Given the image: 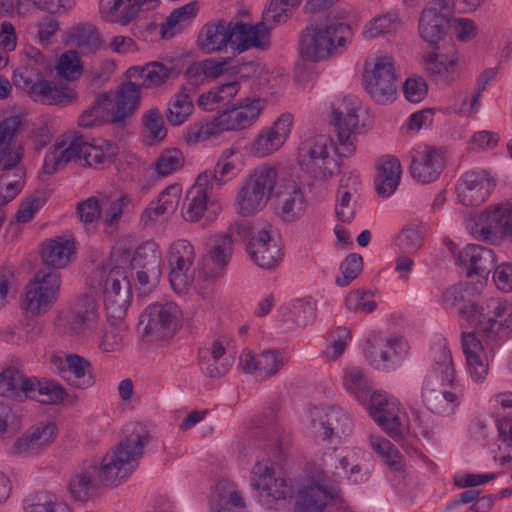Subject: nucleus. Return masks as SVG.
I'll list each match as a JSON object with an SVG mask.
<instances>
[{"mask_svg":"<svg viewBox=\"0 0 512 512\" xmlns=\"http://www.w3.org/2000/svg\"><path fill=\"white\" fill-rule=\"evenodd\" d=\"M277 176V170L273 167H263L249 176L237 196L241 215L255 214L266 206L268 200L274 198L279 184Z\"/></svg>","mask_w":512,"mask_h":512,"instance_id":"nucleus-1","label":"nucleus"},{"mask_svg":"<svg viewBox=\"0 0 512 512\" xmlns=\"http://www.w3.org/2000/svg\"><path fill=\"white\" fill-rule=\"evenodd\" d=\"M138 327L150 342L172 338L180 327L179 307L173 302L152 304L141 314Z\"/></svg>","mask_w":512,"mask_h":512,"instance_id":"nucleus-2","label":"nucleus"},{"mask_svg":"<svg viewBox=\"0 0 512 512\" xmlns=\"http://www.w3.org/2000/svg\"><path fill=\"white\" fill-rule=\"evenodd\" d=\"M138 87L134 82L128 81L121 84L116 92L115 107L110 109L108 106L94 103L89 109L95 119V123H111L118 128L124 129L126 119L131 118L140 104Z\"/></svg>","mask_w":512,"mask_h":512,"instance_id":"nucleus-3","label":"nucleus"},{"mask_svg":"<svg viewBox=\"0 0 512 512\" xmlns=\"http://www.w3.org/2000/svg\"><path fill=\"white\" fill-rule=\"evenodd\" d=\"M454 0H431L419 18L421 38L435 50L448 33L452 20Z\"/></svg>","mask_w":512,"mask_h":512,"instance_id":"nucleus-4","label":"nucleus"},{"mask_svg":"<svg viewBox=\"0 0 512 512\" xmlns=\"http://www.w3.org/2000/svg\"><path fill=\"white\" fill-rule=\"evenodd\" d=\"M471 233L483 241L512 239V204H498L484 210L470 227Z\"/></svg>","mask_w":512,"mask_h":512,"instance_id":"nucleus-5","label":"nucleus"},{"mask_svg":"<svg viewBox=\"0 0 512 512\" xmlns=\"http://www.w3.org/2000/svg\"><path fill=\"white\" fill-rule=\"evenodd\" d=\"M344 26L343 23L330 25H309L300 35L299 50L301 56L311 62L328 59L335 48L336 32Z\"/></svg>","mask_w":512,"mask_h":512,"instance_id":"nucleus-6","label":"nucleus"},{"mask_svg":"<svg viewBox=\"0 0 512 512\" xmlns=\"http://www.w3.org/2000/svg\"><path fill=\"white\" fill-rule=\"evenodd\" d=\"M60 288V274L47 268L38 271L28 285L23 308L33 315L47 311Z\"/></svg>","mask_w":512,"mask_h":512,"instance_id":"nucleus-7","label":"nucleus"},{"mask_svg":"<svg viewBox=\"0 0 512 512\" xmlns=\"http://www.w3.org/2000/svg\"><path fill=\"white\" fill-rule=\"evenodd\" d=\"M298 162L301 169L316 180H327L333 175L337 163L329 156L326 141L309 139L298 149Z\"/></svg>","mask_w":512,"mask_h":512,"instance_id":"nucleus-8","label":"nucleus"},{"mask_svg":"<svg viewBox=\"0 0 512 512\" xmlns=\"http://www.w3.org/2000/svg\"><path fill=\"white\" fill-rule=\"evenodd\" d=\"M396 79L392 60L388 57H379L372 72L364 75L365 88L376 102L386 104L395 98Z\"/></svg>","mask_w":512,"mask_h":512,"instance_id":"nucleus-9","label":"nucleus"},{"mask_svg":"<svg viewBox=\"0 0 512 512\" xmlns=\"http://www.w3.org/2000/svg\"><path fill=\"white\" fill-rule=\"evenodd\" d=\"M254 477L251 487L259 491V500L267 509L275 508L278 501H284L287 497V485L284 479H275L274 470L271 467L257 463L253 468Z\"/></svg>","mask_w":512,"mask_h":512,"instance_id":"nucleus-10","label":"nucleus"},{"mask_svg":"<svg viewBox=\"0 0 512 512\" xmlns=\"http://www.w3.org/2000/svg\"><path fill=\"white\" fill-rule=\"evenodd\" d=\"M22 128V118L10 116L0 122V169L13 168L23 159V147L17 137Z\"/></svg>","mask_w":512,"mask_h":512,"instance_id":"nucleus-11","label":"nucleus"},{"mask_svg":"<svg viewBox=\"0 0 512 512\" xmlns=\"http://www.w3.org/2000/svg\"><path fill=\"white\" fill-rule=\"evenodd\" d=\"M236 22L219 20L217 23L204 25L197 37V45L207 54L220 52L228 44L237 45Z\"/></svg>","mask_w":512,"mask_h":512,"instance_id":"nucleus-12","label":"nucleus"},{"mask_svg":"<svg viewBox=\"0 0 512 512\" xmlns=\"http://www.w3.org/2000/svg\"><path fill=\"white\" fill-rule=\"evenodd\" d=\"M131 299V284L124 269L120 266L113 267L108 274L105 284L107 309H112L119 315L125 314Z\"/></svg>","mask_w":512,"mask_h":512,"instance_id":"nucleus-13","label":"nucleus"},{"mask_svg":"<svg viewBox=\"0 0 512 512\" xmlns=\"http://www.w3.org/2000/svg\"><path fill=\"white\" fill-rule=\"evenodd\" d=\"M57 426L53 422L40 423L31 427L12 446L15 455L38 453L48 447L56 438Z\"/></svg>","mask_w":512,"mask_h":512,"instance_id":"nucleus-14","label":"nucleus"},{"mask_svg":"<svg viewBox=\"0 0 512 512\" xmlns=\"http://www.w3.org/2000/svg\"><path fill=\"white\" fill-rule=\"evenodd\" d=\"M333 498L334 495L326 486L309 481L298 489L294 512H330L327 508Z\"/></svg>","mask_w":512,"mask_h":512,"instance_id":"nucleus-15","label":"nucleus"},{"mask_svg":"<svg viewBox=\"0 0 512 512\" xmlns=\"http://www.w3.org/2000/svg\"><path fill=\"white\" fill-rule=\"evenodd\" d=\"M274 199L281 209L280 217L285 222L299 219L305 210V196L293 181L278 184Z\"/></svg>","mask_w":512,"mask_h":512,"instance_id":"nucleus-16","label":"nucleus"},{"mask_svg":"<svg viewBox=\"0 0 512 512\" xmlns=\"http://www.w3.org/2000/svg\"><path fill=\"white\" fill-rule=\"evenodd\" d=\"M14 84L17 87L27 88L29 95L36 100L41 97L47 104H64L72 102L73 96L63 90H59L52 82L48 80H39L33 83L32 79L24 72L14 73Z\"/></svg>","mask_w":512,"mask_h":512,"instance_id":"nucleus-17","label":"nucleus"},{"mask_svg":"<svg viewBox=\"0 0 512 512\" xmlns=\"http://www.w3.org/2000/svg\"><path fill=\"white\" fill-rule=\"evenodd\" d=\"M458 260L461 264L469 266L468 277L473 274L487 277L495 267L493 251L479 245H468L459 253Z\"/></svg>","mask_w":512,"mask_h":512,"instance_id":"nucleus-18","label":"nucleus"},{"mask_svg":"<svg viewBox=\"0 0 512 512\" xmlns=\"http://www.w3.org/2000/svg\"><path fill=\"white\" fill-rule=\"evenodd\" d=\"M237 45L234 48V55L240 54L250 47L267 49L269 47V34L272 27L261 21L256 25L236 22Z\"/></svg>","mask_w":512,"mask_h":512,"instance_id":"nucleus-19","label":"nucleus"},{"mask_svg":"<svg viewBox=\"0 0 512 512\" xmlns=\"http://www.w3.org/2000/svg\"><path fill=\"white\" fill-rule=\"evenodd\" d=\"M444 168L441 153L435 148H428L420 159L413 158L410 170L414 179L421 183L435 181Z\"/></svg>","mask_w":512,"mask_h":512,"instance_id":"nucleus-20","label":"nucleus"},{"mask_svg":"<svg viewBox=\"0 0 512 512\" xmlns=\"http://www.w3.org/2000/svg\"><path fill=\"white\" fill-rule=\"evenodd\" d=\"M490 182L475 172H466L458 190L466 206H478L489 196Z\"/></svg>","mask_w":512,"mask_h":512,"instance_id":"nucleus-21","label":"nucleus"},{"mask_svg":"<svg viewBox=\"0 0 512 512\" xmlns=\"http://www.w3.org/2000/svg\"><path fill=\"white\" fill-rule=\"evenodd\" d=\"M270 242V235L267 231L262 230L248 244L247 251L250 257L261 268H273L280 259V250L277 249L276 244H273L270 249Z\"/></svg>","mask_w":512,"mask_h":512,"instance_id":"nucleus-22","label":"nucleus"},{"mask_svg":"<svg viewBox=\"0 0 512 512\" xmlns=\"http://www.w3.org/2000/svg\"><path fill=\"white\" fill-rule=\"evenodd\" d=\"M25 385L26 390L29 391L28 397L43 404L56 405L63 403L68 397V393L64 387L55 381L45 378L38 379L36 377H31V382H28Z\"/></svg>","mask_w":512,"mask_h":512,"instance_id":"nucleus-23","label":"nucleus"},{"mask_svg":"<svg viewBox=\"0 0 512 512\" xmlns=\"http://www.w3.org/2000/svg\"><path fill=\"white\" fill-rule=\"evenodd\" d=\"M333 123L337 129L338 141L343 148V155L346 156L354 151V146L351 141V135L358 126V116L355 114L354 109L345 107V109L333 108Z\"/></svg>","mask_w":512,"mask_h":512,"instance_id":"nucleus-24","label":"nucleus"},{"mask_svg":"<svg viewBox=\"0 0 512 512\" xmlns=\"http://www.w3.org/2000/svg\"><path fill=\"white\" fill-rule=\"evenodd\" d=\"M73 243L64 238H56L47 241L43 245L42 259L48 269L65 267L70 261Z\"/></svg>","mask_w":512,"mask_h":512,"instance_id":"nucleus-25","label":"nucleus"},{"mask_svg":"<svg viewBox=\"0 0 512 512\" xmlns=\"http://www.w3.org/2000/svg\"><path fill=\"white\" fill-rule=\"evenodd\" d=\"M133 269H146L152 276L161 275V253L154 241H147L137 247L132 259Z\"/></svg>","mask_w":512,"mask_h":512,"instance_id":"nucleus-26","label":"nucleus"},{"mask_svg":"<svg viewBox=\"0 0 512 512\" xmlns=\"http://www.w3.org/2000/svg\"><path fill=\"white\" fill-rule=\"evenodd\" d=\"M232 58H223L220 61L215 59H206L203 61L193 63L186 71L189 78H194L199 75H205L207 78L216 79L224 73L232 72L233 74L241 73V66H229Z\"/></svg>","mask_w":512,"mask_h":512,"instance_id":"nucleus-27","label":"nucleus"},{"mask_svg":"<svg viewBox=\"0 0 512 512\" xmlns=\"http://www.w3.org/2000/svg\"><path fill=\"white\" fill-rule=\"evenodd\" d=\"M96 322V304L95 300L88 296H82L75 305L73 318L70 322L72 330L77 334H82L86 330L94 327Z\"/></svg>","mask_w":512,"mask_h":512,"instance_id":"nucleus-28","label":"nucleus"},{"mask_svg":"<svg viewBox=\"0 0 512 512\" xmlns=\"http://www.w3.org/2000/svg\"><path fill=\"white\" fill-rule=\"evenodd\" d=\"M61 146H56L54 151L46 155L43 165V173L53 174L59 168L65 166L73 158H81L80 134H75L68 148L58 152Z\"/></svg>","mask_w":512,"mask_h":512,"instance_id":"nucleus-29","label":"nucleus"},{"mask_svg":"<svg viewBox=\"0 0 512 512\" xmlns=\"http://www.w3.org/2000/svg\"><path fill=\"white\" fill-rule=\"evenodd\" d=\"M31 382V378H26L17 368L8 367L0 374V395L8 398L21 397L23 393L29 396L26 390V383Z\"/></svg>","mask_w":512,"mask_h":512,"instance_id":"nucleus-30","label":"nucleus"},{"mask_svg":"<svg viewBox=\"0 0 512 512\" xmlns=\"http://www.w3.org/2000/svg\"><path fill=\"white\" fill-rule=\"evenodd\" d=\"M401 164L398 159L391 158L383 163L377 177L376 191L381 196H390L399 185Z\"/></svg>","mask_w":512,"mask_h":512,"instance_id":"nucleus-31","label":"nucleus"},{"mask_svg":"<svg viewBox=\"0 0 512 512\" xmlns=\"http://www.w3.org/2000/svg\"><path fill=\"white\" fill-rule=\"evenodd\" d=\"M0 206L13 200L22 188L21 181L25 175L22 167L15 165L13 168L0 169Z\"/></svg>","mask_w":512,"mask_h":512,"instance_id":"nucleus-32","label":"nucleus"},{"mask_svg":"<svg viewBox=\"0 0 512 512\" xmlns=\"http://www.w3.org/2000/svg\"><path fill=\"white\" fill-rule=\"evenodd\" d=\"M196 10L195 2L175 9L161 26L162 37L165 39L174 37L196 15Z\"/></svg>","mask_w":512,"mask_h":512,"instance_id":"nucleus-33","label":"nucleus"},{"mask_svg":"<svg viewBox=\"0 0 512 512\" xmlns=\"http://www.w3.org/2000/svg\"><path fill=\"white\" fill-rule=\"evenodd\" d=\"M69 38L76 42L82 53H95L103 45L99 31L90 24L78 25L71 31Z\"/></svg>","mask_w":512,"mask_h":512,"instance_id":"nucleus-34","label":"nucleus"},{"mask_svg":"<svg viewBox=\"0 0 512 512\" xmlns=\"http://www.w3.org/2000/svg\"><path fill=\"white\" fill-rule=\"evenodd\" d=\"M69 491L76 501L86 502L94 496L97 484L87 470L76 473L69 481Z\"/></svg>","mask_w":512,"mask_h":512,"instance_id":"nucleus-35","label":"nucleus"},{"mask_svg":"<svg viewBox=\"0 0 512 512\" xmlns=\"http://www.w3.org/2000/svg\"><path fill=\"white\" fill-rule=\"evenodd\" d=\"M146 441L147 439L145 437H140L136 441H132L130 439L122 440L115 446L113 451L106 455L116 456V458L113 457L116 463L120 464V466H125V464L137 460L142 456L143 445Z\"/></svg>","mask_w":512,"mask_h":512,"instance_id":"nucleus-36","label":"nucleus"},{"mask_svg":"<svg viewBox=\"0 0 512 512\" xmlns=\"http://www.w3.org/2000/svg\"><path fill=\"white\" fill-rule=\"evenodd\" d=\"M262 103L260 99L250 102L247 98L243 102L233 104L236 130L246 128L259 116L263 108Z\"/></svg>","mask_w":512,"mask_h":512,"instance_id":"nucleus-37","label":"nucleus"},{"mask_svg":"<svg viewBox=\"0 0 512 512\" xmlns=\"http://www.w3.org/2000/svg\"><path fill=\"white\" fill-rule=\"evenodd\" d=\"M145 79L141 84H136L139 92L142 88L151 86H160L165 83L170 77H176L178 72L174 68H168L161 62H151L145 66Z\"/></svg>","mask_w":512,"mask_h":512,"instance_id":"nucleus-38","label":"nucleus"},{"mask_svg":"<svg viewBox=\"0 0 512 512\" xmlns=\"http://www.w3.org/2000/svg\"><path fill=\"white\" fill-rule=\"evenodd\" d=\"M113 457L105 455L98 472L99 481L106 487L118 486L127 476L124 466L116 463Z\"/></svg>","mask_w":512,"mask_h":512,"instance_id":"nucleus-39","label":"nucleus"},{"mask_svg":"<svg viewBox=\"0 0 512 512\" xmlns=\"http://www.w3.org/2000/svg\"><path fill=\"white\" fill-rule=\"evenodd\" d=\"M193 104L189 100L188 94L183 88L182 91L175 96V99L170 103L167 113V120L172 125H180L191 114Z\"/></svg>","mask_w":512,"mask_h":512,"instance_id":"nucleus-40","label":"nucleus"},{"mask_svg":"<svg viewBox=\"0 0 512 512\" xmlns=\"http://www.w3.org/2000/svg\"><path fill=\"white\" fill-rule=\"evenodd\" d=\"M232 243L230 234H222L215 239L209 258L216 269L223 270L227 266L232 251Z\"/></svg>","mask_w":512,"mask_h":512,"instance_id":"nucleus-41","label":"nucleus"},{"mask_svg":"<svg viewBox=\"0 0 512 512\" xmlns=\"http://www.w3.org/2000/svg\"><path fill=\"white\" fill-rule=\"evenodd\" d=\"M457 59H451L447 63V58L444 55L436 52H431L424 56L425 70L431 77L445 76L455 71Z\"/></svg>","mask_w":512,"mask_h":512,"instance_id":"nucleus-42","label":"nucleus"},{"mask_svg":"<svg viewBox=\"0 0 512 512\" xmlns=\"http://www.w3.org/2000/svg\"><path fill=\"white\" fill-rule=\"evenodd\" d=\"M57 72L67 80H75L81 75L82 64L76 50H69L60 56Z\"/></svg>","mask_w":512,"mask_h":512,"instance_id":"nucleus-43","label":"nucleus"},{"mask_svg":"<svg viewBox=\"0 0 512 512\" xmlns=\"http://www.w3.org/2000/svg\"><path fill=\"white\" fill-rule=\"evenodd\" d=\"M143 125L149 132L148 138L151 139L149 144L163 140L167 135L164 126V119L158 109H150L143 116Z\"/></svg>","mask_w":512,"mask_h":512,"instance_id":"nucleus-44","label":"nucleus"},{"mask_svg":"<svg viewBox=\"0 0 512 512\" xmlns=\"http://www.w3.org/2000/svg\"><path fill=\"white\" fill-rule=\"evenodd\" d=\"M184 165V156L182 152L177 148H171L165 150L158 158L156 162L157 172L166 176L180 169Z\"/></svg>","mask_w":512,"mask_h":512,"instance_id":"nucleus-45","label":"nucleus"},{"mask_svg":"<svg viewBox=\"0 0 512 512\" xmlns=\"http://www.w3.org/2000/svg\"><path fill=\"white\" fill-rule=\"evenodd\" d=\"M276 423V414L273 411H269L255 421V435L271 443H276L279 440Z\"/></svg>","mask_w":512,"mask_h":512,"instance_id":"nucleus-46","label":"nucleus"},{"mask_svg":"<svg viewBox=\"0 0 512 512\" xmlns=\"http://www.w3.org/2000/svg\"><path fill=\"white\" fill-rule=\"evenodd\" d=\"M398 27L399 23L395 15H382L369 22L365 33L370 38H375L380 35L394 33L397 31Z\"/></svg>","mask_w":512,"mask_h":512,"instance_id":"nucleus-47","label":"nucleus"},{"mask_svg":"<svg viewBox=\"0 0 512 512\" xmlns=\"http://www.w3.org/2000/svg\"><path fill=\"white\" fill-rule=\"evenodd\" d=\"M189 205L184 217L187 221L196 222L207 209L208 194H200L196 189H190L186 196Z\"/></svg>","mask_w":512,"mask_h":512,"instance_id":"nucleus-48","label":"nucleus"},{"mask_svg":"<svg viewBox=\"0 0 512 512\" xmlns=\"http://www.w3.org/2000/svg\"><path fill=\"white\" fill-rule=\"evenodd\" d=\"M362 266L363 259L359 254L353 253L348 255L341 264L343 276L336 279V284L341 287L347 286L358 276L362 270Z\"/></svg>","mask_w":512,"mask_h":512,"instance_id":"nucleus-49","label":"nucleus"},{"mask_svg":"<svg viewBox=\"0 0 512 512\" xmlns=\"http://www.w3.org/2000/svg\"><path fill=\"white\" fill-rule=\"evenodd\" d=\"M46 200L45 192H36L31 195L27 201L21 204L20 209L16 214L17 221L22 223L30 221L35 212L45 204Z\"/></svg>","mask_w":512,"mask_h":512,"instance_id":"nucleus-50","label":"nucleus"},{"mask_svg":"<svg viewBox=\"0 0 512 512\" xmlns=\"http://www.w3.org/2000/svg\"><path fill=\"white\" fill-rule=\"evenodd\" d=\"M403 90L407 100L413 103H419L426 96L428 86L422 77H409L403 85Z\"/></svg>","mask_w":512,"mask_h":512,"instance_id":"nucleus-51","label":"nucleus"},{"mask_svg":"<svg viewBox=\"0 0 512 512\" xmlns=\"http://www.w3.org/2000/svg\"><path fill=\"white\" fill-rule=\"evenodd\" d=\"M423 242L422 230L418 227H408L398 236L399 245L408 252L417 251Z\"/></svg>","mask_w":512,"mask_h":512,"instance_id":"nucleus-52","label":"nucleus"},{"mask_svg":"<svg viewBox=\"0 0 512 512\" xmlns=\"http://www.w3.org/2000/svg\"><path fill=\"white\" fill-rule=\"evenodd\" d=\"M367 292H361L360 290L351 291L346 299V307L351 311L361 309L366 313H371L376 308V302L373 300H365Z\"/></svg>","mask_w":512,"mask_h":512,"instance_id":"nucleus-53","label":"nucleus"},{"mask_svg":"<svg viewBox=\"0 0 512 512\" xmlns=\"http://www.w3.org/2000/svg\"><path fill=\"white\" fill-rule=\"evenodd\" d=\"M282 365V357L275 350L264 351L258 357L259 370H264L266 376L275 375Z\"/></svg>","mask_w":512,"mask_h":512,"instance_id":"nucleus-54","label":"nucleus"},{"mask_svg":"<svg viewBox=\"0 0 512 512\" xmlns=\"http://www.w3.org/2000/svg\"><path fill=\"white\" fill-rule=\"evenodd\" d=\"M77 213L82 222L92 223L99 218L101 213L98 200L95 197H90L85 201L78 203Z\"/></svg>","mask_w":512,"mask_h":512,"instance_id":"nucleus-55","label":"nucleus"},{"mask_svg":"<svg viewBox=\"0 0 512 512\" xmlns=\"http://www.w3.org/2000/svg\"><path fill=\"white\" fill-rule=\"evenodd\" d=\"M80 144H81V158L86 161L88 166H92L94 164H101L104 162L105 155L101 148L94 146L88 140L84 138L82 134H80Z\"/></svg>","mask_w":512,"mask_h":512,"instance_id":"nucleus-56","label":"nucleus"},{"mask_svg":"<svg viewBox=\"0 0 512 512\" xmlns=\"http://www.w3.org/2000/svg\"><path fill=\"white\" fill-rule=\"evenodd\" d=\"M466 360L472 377L476 381L483 380L488 372V365L483 362L482 358L475 351H466Z\"/></svg>","mask_w":512,"mask_h":512,"instance_id":"nucleus-57","label":"nucleus"},{"mask_svg":"<svg viewBox=\"0 0 512 512\" xmlns=\"http://www.w3.org/2000/svg\"><path fill=\"white\" fill-rule=\"evenodd\" d=\"M493 278L499 289L505 292L512 291V264L506 263L497 266Z\"/></svg>","mask_w":512,"mask_h":512,"instance_id":"nucleus-58","label":"nucleus"},{"mask_svg":"<svg viewBox=\"0 0 512 512\" xmlns=\"http://www.w3.org/2000/svg\"><path fill=\"white\" fill-rule=\"evenodd\" d=\"M235 120H234V108L232 105H227V107L219 112V115L214 119L211 128L213 131L217 130H236Z\"/></svg>","mask_w":512,"mask_h":512,"instance_id":"nucleus-59","label":"nucleus"},{"mask_svg":"<svg viewBox=\"0 0 512 512\" xmlns=\"http://www.w3.org/2000/svg\"><path fill=\"white\" fill-rule=\"evenodd\" d=\"M184 249V255L172 254L170 265L172 270H178L179 272H188L192 264L191 257L193 256L192 246L187 242H182Z\"/></svg>","mask_w":512,"mask_h":512,"instance_id":"nucleus-60","label":"nucleus"},{"mask_svg":"<svg viewBox=\"0 0 512 512\" xmlns=\"http://www.w3.org/2000/svg\"><path fill=\"white\" fill-rule=\"evenodd\" d=\"M276 142L277 139L270 132L267 135L261 134L254 142L253 149L256 154L265 156L281 146V144H276Z\"/></svg>","mask_w":512,"mask_h":512,"instance_id":"nucleus-61","label":"nucleus"},{"mask_svg":"<svg viewBox=\"0 0 512 512\" xmlns=\"http://www.w3.org/2000/svg\"><path fill=\"white\" fill-rule=\"evenodd\" d=\"M451 21H454L456 23L455 29L457 33V38L460 41H469L476 36V26L472 20L464 18H452Z\"/></svg>","mask_w":512,"mask_h":512,"instance_id":"nucleus-62","label":"nucleus"},{"mask_svg":"<svg viewBox=\"0 0 512 512\" xmlns=\"http://www.w3.org/2000/svg\"><path fill=\"white\" fill-rule=\"evenodd\" d=\"M66 362L69 370L77 378H82L86 375V372L90 369L91 364L84 357L77 354H68L66 356Z\"/></svg>","mask_w":512,"mask_h":512,"instance_id":"nucleus-63","label":"nucleus"},{"mask_svg":"<svg viewBox=\"0 0 512 512\" xmlns=\"http://www.w3.org/2000/svg\"><path fill=\"white\" fill-rule=\"evenodd\" d=\"M292 123L291 116L289 114L282 115L270 129V133L277 139L276 144H283L287 134L290 131Z\"/></svg>","mask_w":512,"mask_h":512,"instance_id":"nucleus-64","label":"nucleus"}]
</instances>
